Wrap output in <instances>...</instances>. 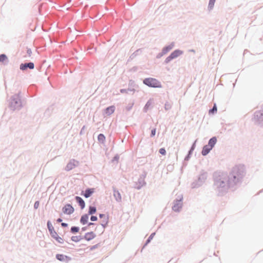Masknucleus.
Here are the masks:
<instances>
[{
    "label": "nucleus",
    "mask_w": 263,
    "mask_h": 263,
    "mask_svg": "<svg viewBox=\"0 0 263 263\" xmlns=\"http://www.w3.org/2000/svg\"><path fill=\"white\" fill-rule=\"evenodd\" d=\"M74 199L78 204L80 206V209L81 210H83L86 205L84 199L82 197L78 196H75Z\"/></svg>",
    "instance_id": "18"
},
{
    "label": "nucleus",
    "mask_w": 263,
    "mask_h": 263,
    "mask_svg": "<svg viewBox=\"0 0 263 263\" xmlns=\"http://www.w3.org/2000/svg\"><path fill=\"white\" fill-rule=\"evenodd\" d=\"M216 0H209L208 9L209 11H211L214 7L215 3Z\"/></svg>",
    "instance_id": "34"
},
{
    "label": "nucleus",
    "mask_w": 263,
    "mask_h": 263,
    "mask_svg": "<svg viewBox=\"0 0 263 263\" xmlns=\"http://www.w3.org/2000/svg\"><path fill=\"white\" fill-rule=\"evenodd\" d=\"M192 154H193V152H192L190 151H188L187 154L186 155V156H185V157L184 158V161H189L191 159Z\"/></svg>",
    "instance_id": "42"
},
{
    "label": "nucleus",
    "mask_w": 263,
    "mask_h": 263,
    "mask_svg": "<svg viewBox=\"0 0 263 263\" xmlns=\"http://www.w3.org/2000/svg\"><path fill=\"white\" fill-rule=\"evenodd\" d=\"M156 127H154L151 129L150 137L153 138L155 136L156 133Z\"/></svg>",
    "instance_id": "47"
},
{
    "label": "nucleus",
    "mask_w": 263,
    "mask_h": 263,
    "mask_svg": "<svg viewBox=\"0 0 263 263\" xmlns=\"http://www.w3.org/2000/svg\"><path fill=\"white\" fill-rule=\"evenodd\" d=\"M187 161H184V160L182 162V166L180 168V171H181V173H182L183 169L186 166V165L187 164V163L186 162Z\"/></svg>",
    "instance_id": "49"
},
{
    "label": "nucleus",
    "mask_w": 263,
    "mask_h": 263,
    "mask_svg": "<svg viewBox=\"0 0 263 263\" xmlns=\"http://www.w3.org/2000/svg\"><path fill=\"white\" fill-rule=\"evenodd\" d=\"M183 54V51L180 49H176L173 51L170 54L174 59L177 58Z\"/></svg>",
    "instance_id": "22"
},
{
    "label": "nucleus",
    "mask_w": 263,
    "mask_h": 263,
    "mask_svg": "<svg viewBox=\"0 0 263 263\" xmlns=\"http://www.w3.org/2000/svg\"><path fill=\"white\" fill-rule=\"evenodd\" d=\"M80 227L78 226H72L70 229V233L76 234L79 232Z\"/></svg>",
    "instance_id": "33"
},
{
    "label": "nucleus",
    "mask_w": 263,
    "mask_h": 263,
    "mask_svg": "<svg viewBox=\"0 0 263 263\" xmlns=\"http://www.w3.org/2000/svg\"><path fill=\"white\" fill-rule=\"evenodd\" d=\"M146 182L145 180L139 178L138 181L135 183L134 187L138 190H140L143 186L146 185Z\"/></svg>",
    "instance_id": "17"
},
{
    "label": "nucleus",
    "mask_w": 263,
    "mask_h": 263,
    "mask_svg": "<svg viewBox=\"0 0 263 263\" xmlns=\"http://www.w3.org/2000/svg\"><path fill=\"white\" fill-rule=\"evenodd\" d=\"M175 46V43L172 42L170 43L168 45H166L164 46L162 49V51L166 54L168 52H170Z\"/></svg>",
    "instance_id": "21"
},
{
    "label": "nucleus",
    "mask_w": 263,
    "mask_h": 263,
    "mask_svg": "<svg viewBox=\"0 0 263 263\" xmlns=\"http://www.w3.org/2000/svg\"><path fill=\"white\" fill-rule=\"evenodd\" d=\"M79 165V161L74 159H71L66 164L65 170L66 171H70L75 167L78 166Z\"/></svg>",
    "instance_id": "11"
},
{
    "label": "nucleus",
    "mask_w": 263,
    "mask_h": 263,
    "mask_svg": "<svg viewBox=\"0 0 263 263\" xmlns=\"http://www.w3.org/2000/svg\"><path fill=\"white\" fill-rule=\"evenodd\" d=\"M88 226L83 227L81 228V231L82 232L86 231L88 229Z\"/></svg>",
    "instance_id": "61"
},
{
    "label": "nucleus",
    "mask_w": 263,
    "mask_h": 263,
    "mask_svg": "<svg viewBox=\"0 0 263 263\" xmlns=\"http://www.w3.org/2000/svg\"><path fill=\"white\" fill-rule=\"evenodd\" d=\"M9 60L7 55L5 53L0 54V63H3L4 65H7Z\"/></svg>",
    "instance_id": "30"
},
{
    "label": "nucleus",
    "mask_w": 263,
    "mask_h": 263,
    "mask_svg": "<svg viewBox=\"0 0 263 263\" xmlns=\"http://www.w3.org/2000/svg\"><path fill=\"white\" fill-rule=\"evenodd\" d=\"M62 213L60 214L61 216L63 213L66 215H71L74 212V208L73 207L71 204L66 203L62 209Z\"/></svg>",
    "instance_id": "10"
},
{
    "label": "nucleus",
    "mask_w": 263,
    "mask_h": 263,
    "mask_svg": "<svg viewBox=\"0 0 263 263\" xmlns=\"http://www.w3.org/2000/svg\"><path fill=\"white\" fill-rule=\"evenodd\" d=\"M89 216V215L87 213L83 214L80 219V222L82 225L86 224V223L88 222Z\"/></svg>",
    "instance_id": "26"
},
{
    "label": "nucleus",
    "mask_w": 263,
    "mask_h": 263,
    "mask_svg": "<svg viewBox=\"0 0 263 263\" xmlns=\"http://www.w3.org/2000/svg\"><path fill=\"white\" fill-rule=\"evenodd\" d=\"M106 217V215L105 214H103V213H99V217L100 219L104 218Z\"/></svg>",
    "instance_id": "58"
},
{
    "label": "nucleus",
    "mask_w": 263,
    "mask_h": 263,
    "mask_svg": "<svg viewBox=\"0 0 263 263\" xmlns=\"http://www.w3.org/2000/svg\"><path fill=\"white\" fill-rule=\"evenodd\" d=\"M245 175V165L243 164L236 165L228 174V184L231 188L235 187L238 184L241 183Z\"/></svg>",
    "instance_id": "1"
},
{
    "label": "nucleus",
    "mask_w": 263,
    "mask_h": 263,
    "mask_svg": "<svg viewBox=\"0 0 263 263\" xmlns=\"http://www.w3.org/2000/svg\"><path fill=\"white\" fill-rule=\"evenodd\" d=\"M97 212V207L95 205H89L88 206V212H87V214L90 215H93L95 214H96Z\"/></svg>",
    "instance_id": "29"
},
{
    "label": "nucleus",
    "mask_w": 263,
    "mask_h": 263,
    "mask_svg": "<svg viewBox=\"0 0 263 263\" xmlns=\"http://www.w3.org/2000/svg\"><path fill=\"white\" fill-rule=\"evenodd\" d=\"M133 105L134 103H129L125 107L126 110L127 111H130L132 109Z\"/></svg>",
    "instance_id": "48"
},
{
    "label": "nucleus",
    "mask_w": 263,
    "mask_h": 263,
    "mask_svg": "<svg viewBox=\"0 0 263 263\" xmlns=\"http://www.w3.org/2000/svg\"><path fill=\"white\" fill-rule=\"evenodd\" d=\"M212 150V149L211 147L205 144L202 147L201 154L203 156H206Z\"/></svg>",
    "instance_id": "24"
},
{
    "label": "nucleus",
    "mask_w": 263,
    "mask_h": 263,
    "mask_svg": "<svg viewBox=\"0 0 263 263\" xmlns=\"http://www.w3.org/2000/svg\"><path fill=\"white\" fill-rule=\"evenodd\" d=\"M197 141V140H195L192 144L190 149L189 151L192 152L193 153V151L195 150L196 146V142Z\"/></svg>",
    "instance_id": "43"
},
{
    "label": "nucleus",
    "mask_w": 263,
    "mask_h": 263,
    "mask_svg": "<svg viewBox=\"0 0 263 263\" xmlns=\"http://www.w3.org/2000/svg\"><path fill=\"white\" fill-rule=\"evenodd\" d=\"M119 159H120L119 155L118 154H116V155H115L114 157L111 160V163L116 162V163H118Z\"/></svg>",
    "instance_id": "40"
},
{
    "label": "nucleus",
    "mask_w": 263,
    "mask_h": 263,
    "mask_svg": "<svg viewBox=\"0 0 263 263\" xmlns=\"http://www.w3.org/2000/svg\"><path fill=\"white\" fill-rule=\"evenodd\" d=\"M159 153L163 155V156H165L166 155V149L165 148V147H161L159 149Z\"/></svg>",
    "instance_id": "46"
},
{
    "label": "nucleus",
    "mask_w": 263,
    "mask_h": 263,
    "mask_svg": "<svg viewBox=\"0 0 263 263\" xmlns=\"http://www.w3.org/2000/svg\"><path fill=\"white\" fill-rule=\"evenodd\" d=\"M85 125H84L83 126V127H82L80 132V135H83L84 134V129H85Z\"/></svg>",
    "instance_id": "55"
},
{
    "label": "nucleus",
    "mask_w": 263,
    "mask_h": 263,
    "mask_svg": "<svg viewBox=\"0 0 263 263\" xmlns=\"http://www.w3.org/2000/svg\"><path fill=\"white\" fill-rule=\"evenodd\" d=\"M255 124L263 127V105L259 110H256L253 115V118Z\"/></svg>",
    "instance_id": "9"
},
{
    "label": "nucleus",
    "mask_w": 263,
    "mask_h": 263,
    "mask_svg": "<svg viewBox=\"0 0 263 263\" xmlns=\"http://www.w3.org/2000/svg\"><path fill=\"white\" fill-rule=\"evenodd\" d=\"M165 54L161 50V51L159 53H158L157 55H156V58L157 59H160L162 57H163L164 55H165Z\"/></svg>",
    "instance_id": "52"
},
{
    "label": "nucleus",
    "mask_w": 263,
    "mask_h": 263,
    "mask_svg": "<svg viewBox=\"0 0 263 263\" xmlns=\"http://www.w3.org/2000/svg\"><path fill=\"white\" fill-rule=\"evenodd\" d=\"M96 237V234L93 231L86 232L84 235V239L87 241H91Z\"/></svg>",
    "instance_id": "16"
},
{
    "label": "nucleus",
    "mask_w": 263,
    "mask_h": 263,
    "mask_svg": "<svg viewBox=\"0 0 263 263\" xmlns=\"http://www.w3.org/2000/svg\"><path fill=\"white\" fill-rule=\"evenodd\" d=\"M86 224H87L88 227H90L91 226H95V225H96L95 223H93V222H89V221Z\"/></svg>",
    "instance_id": "63"
},
{
    "label": "nucleus",
    "mask_w": 263,
    "mask_h": 263,
    "mask_svg": "<svg viewBox=\"0 0 263 263\" xmlns=\"http://www.w3.org/2000/svg\"><path fill=\"white\" fill-rule=\"evenodd\" d=\"M154 100L153 98H150L147 100L146 103H145V105L144 106L143 108V112L144 113H146L148 110L152 107V105Z\"/></svg>",
    "instance_id": "19"
},
{
    "label": "nucleus",
    "mask_w": 263,
    "mask_h": 263,
    "mask_svg": "<svg viewBox=\"0 0 263 263\" xmlns=\"http://www.w3.org/2000/svg\"><path fill=\"white\" fill-rule=\"evenodd\" d=\"M90 220L91 221H97L98 220V217L97 216L93 215H90Z\"/></svg>",
    "instance_id": "50"
},
{
    "label": "nucleus",
    "mask_w": 263,
    "mask_h": 263,
    "mask_svg": "<svg viewBox=\"0 0 263 263\" xmlns=\"http://www.w3.org/2000/svg\"><path fill=\"white\" fill-rule=\"evenodd\" d=\"M56 221L57 223H62L63 221V219L61 217H59L56 220Z\"/></svg>",
    "instance_id": "62"
},
{
    "label": "nucleus",
    "mask_w": 263,
    "mask_h": 263,
    "mask_svg": "<svg viewBox=\"0 0 263 263\" xmlns=\"http://www.w3.org/2000/svg\"><path fill=\"white\" fill-rule=\"evenodd\" d=\"M213 188L217 193V196L221 197L226 195L229 189H231V186L228 185H224L219 183H215L213 182Z\"/></svg>",
    "instance_id": "8"
},
{
    "label": "nucleus",
    "mask_w": 263,
    "mask_h": 263,
    "mask_svg": "<svg viewBox=\"0 0 263 263\" xmlns=\"http://www.w3.org/2000/svg\"><path fill=\"white\" fill-rule=\"evenodd\" d=\"M217 105H216V103H214L213 107L209 110V114L210 115H215L217 112Z\"/></svg>",
    "instance_id": "32"
},
{
    "label": "nucleus",
    "mask_w": 263,
    "mask_h": 263,
    "mask_svg": "<svg viewBox=\"0 0 263 263\" xmlns=\"http://www.w3.org/2000/svg\"><path fill=\"white\" fill-rule=\"evenodd\" d=\"M183 196L182 194H177L173 202L172 210L175 212H180L183 207Z\"/></svg>",
    "instance_id": "7"
},
{
    "label": "nucleus",
    "mask_w": 263,
    "mask_h": 263,
    "mask_svg": "<svg viewBox=\"0 0 263 263\" xmlns=\"http://www.w3.org/2000/svg\"><path fill=\"white\" fill-rule=\"evenodd\" d=\"M217 142V138L216 136H213L211 138L206 144L208 146L213 149Z\"/></svg>",
    "instance_id": "23"
},
{
    "label": "nucleus",
    "mask_w": 263,
    "mask_h": 263,
    "mask_svg": "<svg viewBox=\"0 0 263 263\" xmlns=\"http://www.w3.org/2000/svg\"><path fill=\"white\" fill-rule=\"evenodd\" d=\"M34 64L33 62L29 61L27 62L22 63L20 65V69L22 71H26L29 69L32 70L34 68Z\"/></svg>",
    "instance_id": "12"
},
{
    "label": "nucleus",
    "mask_w": 263,
    "mask_h": 263,
    "mask_svg": "<svg viewBox=\"0 0 263 263\" xmlns=\"http://www.w3.org/2000/svg\"><path fill=\"white\" fill-rule=\"evenodd\" d=\"M109 221V215L107 214L106 215V217L104 218H103L102 220V222L100 223L102 227L103 228V229H105L108 224Z\"/></svg>",
    "instance_id": "27"
},
{
    "label": "nucleus",
    "mask_w": 263,
    "mask_h": 263,
    "mask_svg": "<svg viewBox=\"0 0 263 263\" xmlns=\"http://www.w3.org/2000/svg\"><path fill=\"white\" fill-rule=\"evenodd\" d=\"M213 181L215 183L228 185V173L226 172L217 171L213 173Z\"/></svg>",
    "instance_id": "4"
},
{
    "label": "nucleus",
    "mask_w": 263,
    "mask_h": 263,
    "mask_svg": "<svg viewBox=\"0 0 263 263\" xmlns=\"http://www.w3.org/2000/svg\"><path fill=\"white\" fill-rule=\"evenodd\" d=\"M53 107L52 106L48 107L45 111L44 115L45 116H50L51 113L52 112Z\"/></svg>",
    "instance_id": "36"
},
{
    "label": "nucleus",
    "mask_w": 263,
    "mask_h": 263,
    "mask_svg": "<svg viewBox=\"0 0 263 263\" xmlns=\"http://www.w3.org/2000/svg\"><path fill=\"white\" fill-rule=\"evenodd\" d=\"M112 190H113V195H114V196L116 200L118 202H121L122 197H121V195L120 192L119 191V190L115 187H113Z\"/></svg>",
    "instance_id": "20"
},
{
    "label": "nucleus",
    "mask_w": 263,
    "mask_h": 263,
    "mask_svg": "<svg viewBox=\"0 0 263 263\" xmlns=\"http://www.w3.org/2000/svg\"><path fill=\"white\" fill-rule=\"evenodd\" d=\"M120 92L121 93H128L127 91V89H125V88H121V89H120Z\"/></svg>",
    "instance_id": "60"
},
{
    "label": "nucleus",
    "mask_w": 263,
    "mask_h": 263,
    "mask_svg": "<svg viewBox=\"0 0 263 263\" xmlns=\"http://www.w3.org/2000/svg\"><path fill=\"white\" fill-rule=\"evenodd\" d=\"M27 54L30 57L31 56V54H32V50L31 49V48H27Z\"/></svg>",
    "instance_id": "56"
},
{
    "label": "nucleus",
    "mask_w": 263,
    "mask_h": 263,
    "mask_svg": "<svg viewBox=\"0 0 263 263\" xmlns=\"http://www.w3.org/2000/svg\"><path fill=\"white\" fill-rule=\"evenodd\" d=\"M47 227L51 237L55 239L58 242L61 244H63L64 243V241H65L69 245L75 246L73 243H70L69 241H67V240L65 239V238H63V237H61L58 235L50 220H48L47 222Z\"/></svg>",
    "instance_id": "3"
},
{
    "label": "nucleus",
    "mask_w": 263,
    "mask_h": 263,
    "mask_svg": "<svg viewBox=\"0 0 263 263\" xmlns=\"http://www.w3.org/2000/svg\"><path fill=\"white\" fill-rule=\"evenodd\" d=\"M70 247L63 246L62 247L64 248H66L67 249H72L73 247H73V246L72 245H70Z\"/></svg>",
    "instance_id": "64"
},
{
    "label": "nucleus",
    "mask_w": 263,
    "mask_h": 263,
    "mask_svg": "<svg viewBox=\"0 0 263 263\" xmlns=\"http://www.w3.org/2000/svg\"><path fill=\"white\" fill-rule=\"evenodd\" d=\"M39 205H40V201L39 200L35 201L34 203V205H33L34 209H35V210L39 208Z\"/></svg>",
    "instance_id": "51"
},
{
    "label": "nucleus",
    "mask_w": 263,
    "mask_h": 263,
    "mask_svg": "<svg viewBox=\"0 0 263 263\" xmlns=\"http://www.w3.org/2000/svg\"><path fill=\"white\" fill-rule=\"evenodd\" d=\"M155 235H156V232H153L150 234V235L148 236L147 239L145 241L142 250H143L146 246H147L151 242V241L153 239V238ZM142 251V250H141V251Z\"/></svg>",
    "instance_id": "28"
},
{
    "label": "nucleus",
    "mask_w": 263,
    "mask_h": 263,
    "mask_svg": "<svg viewBox=\"0 0 263 263\" xmlns=\"http://www.w3.org/2000/svg\"><path fill=\"white\" fill-rule=\"evenodd\" d=\"M61 227L63 228H67L68 227V224L66 222H62L61 223Z\"/></svg>",
    "instance_id": "59"
},
{
    "label": "nucleus",
    "mask_w": 263,
    "mask_h": 263,
    "mask_svg": "<svg viewBox=\"0 0 263 263\" xmlns=\"http://www.w3.org/2000/svg\"><path fill=\"white\" fill-rule=\"evenodd\" d=\"M23 107L21 100V92L11 96L9 100L8 107L12 110H21Z\"/></svg>",
    "instance_id": "2"
},
{
    "label": "nucleus",
    "mask_w": 263,
    "mask_h": 263,
    "mask_svg": "<svg viewBox=\"0 0 263 263\" xmlns=\"http://www.w3.org/2000/svg\"><path fill=\"white\" fill-rule=\"evenodd\" d=\"M82 239H84L83 235L72 236L70 237L71 241L74 242H78Z\"/></svg>",
    "instance_id": "31"
},
{
    "label": "nucleus",
    "mask_w": 263,
    "mask_h": 263,
    "mask_svg": "<svg viewBox=\"0 0 263 263\" xmlns=\"http://www.w3.org/2000/svg\"><path fill=\"white\" fill-rule=\"evenodd\" d=\"M178 259L175 260L174 258H172L167 263H176L178 261Z\"/></svg>",
    "instance_id": "57"
},
{
    "label": "nucleus",
    "mask_w": 263,
    "mask_h": 263,
    "mask_svg": "<svg viewBox=\"0 0 263 263\" xmlns=\"http://www.w3.org/2000/svg\"><path fill=\"white\" fill-rule=\"evenodd\" d=\"M173 168H174V166H173V165L169 164V165H167V170H168V171H170V172L172 171H173Z\"/></svg>",
    "instance_id": "53"
},
{
    "label": "nucleus",
    "mask_w": 263,
    "mask_h": 263,
    "mask_svg": "<svg viewBox=\"0 0 263 263\" xmlns=\"http://www.w3.org/2000/svg\"><path fill=\"white\" fill-rule=\"evenodd\" d=\"M208 173L204 170H201L199 174L191 184L192 189H197L201 186L208 178Z\"/></svg>",
    "instance_id": "5"
},
{
    "label": "nucleus",
    "mask_w": 263,
    "mask_h": 263,
    "mask_svg": "<svg viewBox=\"0 0 263 263\" xmlns=\"http://www.w3.org/2000/svg\"><path fill=\"white\" fill-rule=\"evenodd\" d=\"M173 60H174V58H173L171 56V55L170 54V55L165 58V60L164 61V62L163 63V64L166 65V64H168L170 62H171Z\"/></svg>",
    "instance_id": "39"
},
{
    "label": "nucleus",
    "mask_w": 263,
    "mask_h": 263,
    "mask_svg": "<svg viewBox=\"0 0 263 263\" xmlns=\"http://www.w3.org/2000/svg\"><path fill=\"white\" fill-rule=\"evenodd\" d=\"M128 87H130L131 88H138L139 87L138 85L135 83V81L132 79L129 80Z\"/></svg>",
    "instance_id": "35"
},
{
    "label": "nucleus",
    "mask_w": 263,
    "mask_h": 263,
    "mask_svg": "<svg viewBox=\"0 0 263 263\" xmlns=\"http://www.w3.org/2000/svg\"><path fill=\"white\" fill-rule=\"evenodd\" d=\"M142 81L143 84L150 88H161L162 87L161 82L154 78H145L143 79Z\"/></svg>",
    "instance_id": "6"
},
{
    "label": "nucleus",
    "mask_w": 263,
    "mask_h": 263,
    "mask_svg": "<svg viewBox=\"0 0 263 263\" xmlns=\"http://www.w3.org/2000/svg\"><path fill=\"white\" fill-rule=\"evenodd\" d=\"M138 67L137 66L133 67L129 71L131 72H136L138 70Z\"/></svg>",
    "instance_id": "54"
},
{
    "label": "nucleus",
    "mask_w": 263,
    "mask_h": 263,
    "mask_svg": "<svg viewBox=\"0 0 263 263\" xmlns=\"http://www.w3.org/2000/svg\"><path fill=\"white\" fill-rule=\"evenodd\" d=\"M97 139L98 142L102 144L104 146L106 147L105 142H106V137L102 133L99 134L98 135Z\"/></svg>",
    "instance_id": "25"
},
{
    "label": "nucleus",
    "mask_w": 263,
    "mask_h": 263,
    "mask_svg": "<svg viewBox=\"0 0 263 263\" xmlns=\"http://www.w3.org/2000/svg\"><path fill=\"white\" fill-rule=\"evenodd\" d=\"M60 234L63 237V238H65V239L69 241L68 238H70V236L69 233L68 232H64L63 235H62L61 233H60Z\"/></svg>",
    "instance_id": "44"
},
{
    "label": "nucleus",
    "mask_w": 263,
    "mask_h": 263,
    "mask_svg": "<svg viewBox=\"0 0 263 263\" xmlns=\"http://www.w3.org/2000/svg\"><path fill=\"white\" fill-rule=\"evenodd\" d=\"M172 106V104L171 103V102L167 101L165 102L164 107V109L166 111H167V110H170V109H171Z\"/></svg>",
    "instance_id": "38"
},
{
    "label": "nucleus",
    "mask_w": 263,
    "mask_h": 263,
    "mask_svg": "<svg viewBox=\"0 0 263 263\" xmlns=\"http://www.w3.org/2000/svg\"><path fill=\"white\" fill-rule=\"evenodd\" d=\"M141 52L140 49H137V50H136L134 53H133L130 55V56L129 57V58L128 60V61L134 59L139 54V52Z\"/></svg>",
    "instance_id": "37"
},
{
    "label": "nucleus",
    "mask_w": 263,
    "mask_h": 263,
    "mask_svg": "<svg viewBox=\"0 0 263 263\" xmlns=\"http://www.w3.org/2000/svg\"><path fill=\"white\" fill-rule=\"evenodd\" d=\"M101 245H102L101 243L99 242V243H97V244H96L95 245L90 246L89 247V250L90 251H93V250L97 249L98 247H101Z\"/></svg>",
    "instance_id": "41"
},
{
    "label": "nucleus",
    "mask_w": 263,
    "mask_h": 263,
    "mask_svg": "<svg viewBox=\"0 0 263 263\" xmlns=\"http://www.w3.org/2000/svg\"><path fill=\"white\" fill-rule=\"evenodd\" d=\"M55 257L58 260L65 263H68L72 260L70 256L63 254L58 253L55 255Z\"/></svg>",
    "instance_id": "13"
},
{
    "label": "nucleus",
    "mask_w": 263,
    "mask_h": 263,
    "mask_svg": "<svg viewBox=\"0 0 263 263\" xmlns=\"http://www.w3.org/2000/svg\"><path fill=\"white\" fill-rule=\"evenodd\" d=\"M115 109L116 107L114 105L109 106L103 109V115L109 116L115 112Z\"/></svg>",
    "instance_id": "15"
},
{
    "label": "nucleus",
    "mask_w": 263,
    "mask_h": 263,
    "mask_svg": "<svg viewBox=\"0 0 263 263\" xmlns=\"http://www.w3.org/2000/svg\"><path fill=\"white\" fill-rule=\"evenodd\" d=\"M95 192V189L93 187H87L84 191H82L80 195L85 198L91 197Z\"/></svg>",
    "instance_id": "14"
},
{
    "label": "nucleus",
    "mask_w": 263,
    "mask_h": 263,
    "mask_svg": "<svg viewBox=\"0 0 263 263\" xmlns=\"http://www.w3.org/2000/svg\"><path fill=\"white\" fill-rule=\"evenodd\" d=\"M147 174V172L145 170H143L142 173L139 176V178L145 180V178H146Z\"/></svg>",
    "instance_id": "45"
}]
</instances>
